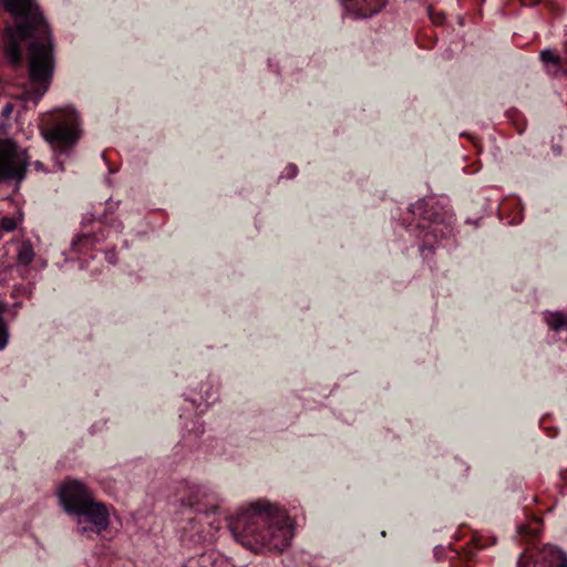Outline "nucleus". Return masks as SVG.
<instances>
[{"instance_id": "obj_1", "label": "nucleus", "mask_w": 567, "mask_h": 567, "mask_svg": "<svg viewBox=\"0 0 567 567\" xmlns=\"http://www.w3.org/2000/svg\"><path fill=\"white\" fill-rule=\"evenodd\" d=\"M6 9L19 18L17 28L6 29L4 53L14 65L21 63L20 40L30 42V76L38 84L35 102L47 92L54 69L51 35L34 0H4Z\"/></svg>"}, {"instance_id": "obj_2", "label": "nucleus", "mask_w": 567, "mask_h": 567, "mask_svg": "<svg viewBox=\"0 0 567 567\" xmlns=\"http://www.w3.org/2000/svg\"><path fill=\"white\" fill-rule=\"evenodd\" d=\"M229 527L236 540L254 551H281L292 538L288 515L266 501L250 504L230 520Z\"/></svg>"}, {"instance_id": "obj_3", "label": "nucleus", "mask_w": 567, "mask_h": 567, "mask_svg": "<svg viewBox=\"0 0 567 567\" xmlns=\"http://www.w3.org/2000/svg\"><path fill=\"white\" fill-rule=\"evenodd\" d=\"M43 137L53 144L56 153L69 152L80 140V120L75 111L68 109L56 115V123L42 132Z\"/></svg>"}, {"instance_id": "obj_4", "label": "nucleus", "mask_w": 567, "mask_h": 567, "mask_svg": "<svg viewBox=\"0 0 567 567\" xmlns=\"http://www.w3.org/2000/svg\"><path fill=\"white\" fill-rule=\"evenodd\" d=\"M72 516L75 517L78 532L82 535H100L110 525V512L104 503L92 499Z\"/></svg>"}, {"instance_id": "obj_5", "label": "nucleus", "mask_w": 567, "mask_h": 567, "mask_svg": "<svg viewBox=\"0 0 567 567\" xmlns=\"http://www.w3.org/2000/svg\"><path fill=\"white\" fill-rule=\"evenodd\" d=\"M28 157L23 150L9 140L0 141V179L21 181L24 177Z\"/></svg>"}, {"instance_id": "obj_6", "label": "nucleus", "mask_w": 567, "mask_h": 567, "mask_svg": "<svg viewBox=\"0 0 567 567\" xmlns=\"http://www.w3.org/2000/svg\"><path fill=\"white\" fill-rule=\"evenodd\" d=\"M94 498L92 491L78 480H66L59 489L60 503L70 515Z\"/></svg>"}, {"instance_id": "obj_7", "label": "nucleus", "mask_w": 567, "mask_h": 567, "mask_svg": "<svg viewBox=\"0 0 567 567\" xmlns=\"http://www.w3.org/2000/svg\"><path fill=\"white\" fill-rule=\"evenodd\" d=\"M540 60L546 70L551 75H560L567 73V66L563 58L554 50L546 49L540 52Z\"/></svg>"}, {"instance_id": "obj_8", "label": "nucleus", "mask_w": 567, "mask_h": 567, "mask_svg": "<svg viewBox=\"0 0 567 567\" xmlns=\"http://www.w3.org/2000/svg\"><path fill=\"white\" fill-rule=\"evenodd\" d=\"M348 7L357 12L360 18L371 17L379 12L385 4L386 0H344Z\"/></svg>"}, {"instance_id": "obj_9", "label": "nucleus", "mask_w": 567, "mask_h": 567, "mask_svg": "<svg viewBox=\"0 0 567 567\" xmlns=\"http://www.w3.org/2000/svg\"><path fill=\"white\" fill-rule=\"evenodd\" d=\"M542 560L544 567H567V555L553 547L544 548Z\"/></svg>"}, {"instance_id": "obj_10", "label": "nucleus", "mask_w": 567, "mask_h": 567, "mask_svg": "<svg viewBox=\"0 0 567 567\" xmlns=\"http://www.w3.org/2000/svg\"><path fill=\"white\" fill-rule=\"evenodd\" d=\"M34 259V250L29 240L22 241L18 248L17 260L20 265L28 266Z\"/></svg>"}, {"instance_id": "obj_11", "label": "nucleus", "mask_w": 567, "mask_h": 567, "mask_svg": "<svg viewBox=\"0 0 567 567\" xmlns=\"http://www.w3.org/2000/svg\"><path fill=\"white\" fill-rule=\"evenodd\" d=\"M23 214L18 212L12 216H4L0 219L1 229L4 231H13L22 223Z\"/></svg>"}, {"instance_id": "obj_12", "label": "nucleus", "mask_w": 567, "mask_h": 567, "mask_svg": "<svg viewBox=\"0 0 567 567\" xmlns=\"http://www.w3.org/2000/svg\"><path fill=\"white\" fill-rule=\"evenodd\" d=\"M6 311L7 306L2 301H0V350L7 347L9 340V330L7 322L4 320Z\"/></svg>"}, {"instance_id": "obj_13", "label": "nucleus", "mask_w": 567, "mask_h": 567, "mask_svg": "<svg viewBox=\"0 0 567 567\" xmlns=\"http://www.w3.org/2000/svg\"><path fill=\"white\" fill-rule=\"evenodd\" d=\"M545 320L550 329L559 330L561 328H567V317L561 313H548L545 317Z\"/></svg>"}, {"instance_id": "obj_14", "label": "nucleus", "mask_w": 567, "mask_h": 567, "mask_svg": "<svg viewBox=\"0 0 567 567\" xmlns=\"http://www.w3.org/2000/svg\"><path fill=\"white\" fill-rule=\"evenodd\" d=\"M530 563V556L526 553L522 554L517 560V567H527Z\"/></svg>"}, {"instance_id": "obj_15", "label": "nucleus", "mask_w": 567, "mask_h": 567, "mask_svg": "<svg viewBox=\"0 0 567 567\" xmlns=\"http://www.w3.org/2000/svg\"><path fill=\"white\" fill-rule=\"evenodd\" d=\"M11 112H12V105H11L10 103H8V104L3 107V110H2V114H3L4 116H9V115L11 114Z\"/></svg>"}, {"instance_id": "obj_16", "label": "nucleus", "mask_w": 567, "mask_h": 567, "mask_svg": "<svg viewBox=\"0 0 567 567\" xmlns=\"http://www.w3.org/2000/svg\"><path fill=\"white\" fill-rule=\"evenodd\" d=\"M82 239H87V237L86 236L78 237V240L74 244L80 243Z\"/></svg>"}, {"instance_id": "obj_17", "label": "nucleus", "mask_w": 567, "mask_h": 567, "mask_svg": "<svg viewBox=\"0 0 567 567\" xmlns=\"http://www.w3.org/2000/svg\"><path fill=\"white\" fill-rule=\"evenodd\" d=\"M37 167H41V164L39 162L35 163Z\"/></svg>"}]
</instances>
